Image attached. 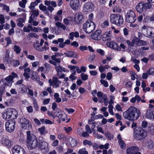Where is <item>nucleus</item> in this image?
Segmentation results:
<instances>
[{
	"instance_id": "1",
	"label": "nucleus",
	"mask_w": 154,
	"mask_h": 154,
	"mask_svg": "<svg viewBox=\"0 0 154 154\" xmlns=\"http://www.w3.org/2000/svg\"><path fill=\"white\" fill-rule=\"evenodd\" d=\"M140 115L139 110L133 106L130 107L123 113V116L125 119L132 121L137 120Z\"/></svg>"
},
{
	"instance_id": "2",
	"label": "nucleus",
	"mask_w": 154,
	"mask_h": 154,
	"mask_svg": "<svg viewBox=\"0 0 154 154\" xmlns=\"http://www.w3.org/2000/svg\"><path fill=\"white\" fill-rule=\"evenodd\" d=\"M27 135L26 144L28 148L30 149L35 148L38 145V142L35 136L33 134L31 133L29 131L26 132Z\"/></svg>"
},
{
	"instance_id": "3",
	"label": "nucleus",
	"mask_w": 154,
	"mask_h": 154,
	"mask_svg": "<svg viewBox=\"0 0 154 154\" xmlns=\"http://www.w3.org/2000/svg\"><path fill=\"white\" fill-rule=\"evenodd\" d=\"M147 132L141 127H137L134 131V137L137 140H140L144 139L146 136Z\"/></svg>"
},
{
	"instance_id": "4",
	"label": "nucleus",
	"mask_w": 154,
	"mask_h": 154,
	"mask_svg": "<svg viewBox=\"0 0 154 154\" xmlns=\"http://www.w3.org/2000/svg\"><path fill=\"white\" fill-rule=\"evenodd\" d=\"M110 21L112 24L121 26L123 24L124 20L120 14H112L110 15Z\"/></svg>"
},
{
	"instance_id": "5",
	"label": "nucleus",
	"mask_w": 154,
	"mask_h": 154,
	"mask_svg": "<svg viewBox=\"0 0 154 154\" xmlns=\"http://www.w3.org/2000/svg\"><path fill=\"white\" fill-rule=\"evenodd\" d=\"M17 112L13 109H8L6 111L3 112L2 116L3 118L5 120L9 119L11 118L13 119H16L17 117Z\"/></svg>"
},
{
	"instance_id": "6",
	"label": "nucleus",
	"mask_w": 154,
	"mask_h": 154,
	"mask_svg": "<svg viewBox=\"0 0 154 154\" xmlns=\"http://www.w3.org/2000/svg\"><path fill=\"white\" fill-rule=\"evenodd\" d=\"M94 23L91 20L86 21L83 25L84 30L86 33H90L93 31L95 28Z\"/></svg>"
},
{
	"instance_id": "7",
	"label": "nucleus",
	"mask_w": 154,
	"mask_h": 154,
	"mask_svg": "<svg viewBox=\"0 0 154 154\" xmlns=\"http://www.w3.org/2000/svg\"><path fill=\"white\" fill-rule=\"evenodd\" d=\"M152 5L150 3L141 2L137 5L136 10L138 12L141 13L144 11L150 9Z\"/></svg>"
},
{
	"instance_id": "8",
	"label": "nucleus",
	"mask_w": 154,
	"mask_h": 154,
	"mask_svg": "<svg viewBox=\"0 0 154 154\" xmlns=\"http://www.w3.org/2000/svg\"><path fill=\"white\" fill-rule=\"evenodd\" d=\"M125 18L127 22L132 23L135 22L137 17L135 12L131 9L126 12L125 15Z\"/></svg>"
},
{
	"instance_id": "9",
	"label": "nucleus",
	"mask_w": 154,
	"mask_h": 154,
	"mask_svg": "<svg viewBox=\"0 0 154 154\" xmlns=\"http://www.w3.org/2000/svg\"><path fill=\"white\" fill-rule=\"evenodd\" d=\"M44 42L43 39H41L40 42L39 43L38 41H36L33 44V46L37 50L40 51H43L46 50V46L45 45L42 47V45Z\"/></svg>"
},
{
	"instance_id": "10",
	"label": "nucleus",
	"mask_w": 154,
	"mask_h": 154,
	"mask_svg": "<svg viewBox=\"0 0 154 154\" xmlns=\"http://www.w3.org/2000/svg\"><path fill=\"white\" fill-rule=\"evenodd\" d=\"M15 122L14 120H10L6 122L5 128L6 131L9 132L13 131L15 129Z\"/></svg>"
},
{
	"instance_id": "11",
	"label": "nucleus",
	"mask_w": 154,
	"mask_h": 154,
	"mask_svg": "<svg viewBox=\"0 0 154 154\" xmlns=\"http://www.w3.org/2000/svg\"><path fill=\"white\" fill-rule=\"evenodd\" d=\"M20 122L22 128L26 129H29L31 128L32 125L29 120L22 118L20 119Z\"/></svg>"
},
{
	"instance_id": "12",
	"label": "nucleus",
	"mask_w": 154,
	"mask_h": 154,
	"mask_svg": "<svg viewBox=\"0 0 154 154\" xmlns=\"http://www.w3.org/2000/svg\"><path fill=\"white\" fill-rule=\"evenodd\" d=\"M13 154H26L24 150L18 145H16L12 149Z\"/></svg>"
},
{
	"instance_id": "13",
	"label": "nucleus",
	"mask_w": 154,
	"mask_h": 154,
	"mask_svg": "<svg viewBox=\"0 0 154 154\" xmlns=\"http://www.w3.org/2000/svg\"><path fill=\"white\" fill-rule=\"evenodd\" d=\"M54 114L56 116L61 119L63 121L65 120V118L66 115L65 113L62 111L60 109L57 108L56 112H54Z\"/></svg>"
},
{
	"instance_id": "14",
	"label": "nucleus",
	"mask_w": 154,
	"mask_h": 154,
	"mask_svg": "<svg viewBox=\"0 0 154 154\" xmlns=\"http://www.w3.org/2000/svg\"><path fill=\"white\" fill-rule=\"evenodd\" d=\"M70 5L71 8L73 10L78 9L80 6L79 0H71Z\"/></svg>"
},
{
	"instance_id": "15",
	"label": "nucleus",
	"mask_w": 154,
	"mask_h": 154,
	"mask_svg": "<svg viewBox=\"0 0 154 154\" xmlns=\"http://www.w3.org/2000/svg\"><path fill=\"white\" fill-rule=\"evenodd\" d=\"M94 8L93 4L90 2H88L84 5L83 10L85 11L91 12Z\"/></svg>"
},
{
	"instance_id": "16",
	"label": "nucleus",
	"mask_w": 154,
	"mask_h": 154,
	"mask_svg": "<svg viewBox=\"0 0 154 154\" xmlns=\"http://www.w3.org/2000/svg\"><path fill=\"white\" fill-rule=\"evenodd\" d=\"M83 20L82 14L81 12L77 13L74 16L75 24L79 23L82 21Z\"/></svg>"
},
{
	"instance_id": "17",
	"label": "nucleus",
	"mask_w": 154,
	"mask_h": 154,
	"mask_svg": "<svg viewBox=\"0 0 154 154\" xmlns=\"http://www.w3.org/2000/svg\"><path fill=\"white\" fill-rule=\"evenodd\" d=\"M143 146L149 149H151L154 147V142L150 140L144 141L143 142Z\"/></svg>"
},
{
	"instance_id": "18",
	"label": "nucleus",
	"mask_w": 154,
	"mask_h": 154,
	"mask_svg": "<svg viewBox=\"0 0 154 154\" xmlns=\"http://www.w3.org/2000/svg\"><path fill=\"white\" fill-rule=\"evenodd\" d=\"M152 28L144 26L142 28V33L146 37L149 38Z\"/></svg>"
},
{
	"instance_id": "19",
	"label": "nucleus",
	"mask_w": 154,
	"mask_h": 154,
	"mask_svg": "<svg viewBox=\"0 0 154 154\" xmlns=\"http://www.w3.org/2000/svg\"><path fill=\"white\" fill-rule=\"evenodd\" d=\"M101 32L100 30L94 31L91 35V38L95 40H100L101 39L100 34Z\"/></svg>"
},
{
	"instance_id": "20",
	"label": "nucleus",
	"mask_w": 154,
	"mask_h": 154,
	"mask_svg": "<svg viewBox=\"0 0 154 154\" xmlns=\"http://www.w3.org/2000/svg\"><path fill=\"white\" fill-rule=\"evenodd\" d=\"M107 45L109 47L117 51H120L121 48L116 42H109Z\"/></svg>"
},
{
	"instance_id": "21",
	"label": "nucleus",
	"mask_w": 154,
	"mask_h": 154,
	"mask_svg": "<svg viewBox=\"0 0 154 154\" xmlns=\"http://www.w3.org/2000/svg\"><path fill=\"white\" fill-rule=\"evenodd\" d=\"M153 110L151 109H148L146 111V117L149 119L154 120V115Z\"/></svg>"
},
{
	"instance_id": "22",
	"label": "nucleus",
	"mask_w": 154,
	"mask_h": 154,
	"mask_svg": "<svg viewBox=\"0 0 154 154\" xmlns=\"http://www.w3.org/2000/svg\"><path fill=\"white\" fill-rule=\"evenodd\" d=\"M139 148L137 146H134L129 147L126 151L127 154H134L139 150Z\"/></svg>"
},
{
	"instance_id": "23",
	"label": "nucleus",
	"mask_w": 154,
	"mask_h": 154,
	"mask_svg": "<svg viewBox=\"0 0 154 154\" xmlns=\"http://www.w3.org/2000/svg\"><path fill=\"white\" fill-rule=\"evenodd\" d=\"M64 54L67 57H74L78 58V54L73 51H68L64 53Z\"/></svg>"
},
{
	"instance_id": "24",
	"label": "nucleus",
	"mask_w": 154,
	"mask_h": 154,
	"mask_svg": "<svg viewBox=\"0 0 154 154\" xmlns=\"http://www.w3.org/2000/svg\"><path fill=\"white\" fill-rule=\"evenodd\" d=\"M55 68L58 75L61 74L63 71L65 72V69L62 67L59 63H57L56 66H55Z\"/></svg>"
},
{
	"instance_id": "25",
	"label": "nucleus",
	"mask_w": 154,
	"mask_h": 154,
	"mask_svg": "<svg viewBox=\"0 0 154 154\" xmlns=\"http://www.w3.org/2000/svg\"><path fill=\"white\" fill-rule=\"evenodd\" d=\"M135 43L138 46L146 45H147V43L146 41L138 39H136Z\"/></svg>"
},
{
	"instance_id": "26",
	"label": "nucleus",
	"mask_w": 154,
	"mask_h": 154,
	"mask_svg": "<svg viewBox=\"0 0 154 154\" xmlns=\"http://www.w3.org/2000/svg\"><path fill=\"white\" fill-rule=\"evenodd\" d=\"M39 146L42 149H46L48 148V144L45 141H41L40 142Z\"/></svg>"
},
{
	"instance_id": "27",
	"label": "nucleus",
	"mask_w": 154,
	"mask_h": 154,
	"mask_svg": "<svg viewBox=\"0 0 154 154\" xmlns=\"http://www.w3.org/2000/svg\"><path fill=\"white\" fill-rule=\"evenodd\" d=\"M71 140H69L70 143L69 146L70 147H74L77 144V141L75 139L71 138Z\"/></svg>"
},
{
	"instance_id": "28",
	"label": "nucleus",
	"mask_w": 154,
	"mask_h": 154,
	"mask_svg": "<svg viewBox=\"0 0 154 154\" xmlns=\"http://www.w3.org/2000/svg\"><path fill=\"white\" fill-rule=\"evenodd\" d=\"M73 18L71 17H69L63 20V22L66 25H69L71 22L73 21Z\"/></svg>"
},
{
	"instance_id": "29",
	"label": "nucleus",
	"mask_w": 154,
	"mask_h": 154,
	"mask_svg": "<svg viewBox=\"0 0 154 154\" xmlns=\"http://www.w3.org/2000/svg\"><path fill=\"white\" fill-rule=\"evenodd\" d=\"M53 84L55 85L56 87H58L60 84L61 83V81L58 80L56 77L54 78L53 79Z\"/></svg>"
},
{
	"instance_id": "30",
	"label": "nucleus",
	"mask_w": 154,
	"mask_h": 154,
	"mask_svg": "<svg viewBox=\"0 0 154 154\" xmlns=\"http://www.w3.org/2000/svg\"><path fill=\"white\" fill-rule=\"evenodd\" d=\"M107 33H105L102 36V39L103 41H108L111 40L112 37L108 35Z\"/></svg>"
},
{
	"instance_id": "31",
	"label": "nucleus",
	"mask_w": 154,
	"mask_h": 154,
	"mask_svg": "<svg viewBox=\"0 0 154 154\" xmlns=\"http://www.w3.org/2000/svg\"><path fill=\"white\" fill-rule=\"evenodd\" d=\"M2 143L4 146L9 145L10 142L9 140L6 138H3L2 141Z\"/></svg>"
},
{
	"instance_id": "32",
	"label": "nucleus",
	"mask_w": 154,
	"mask_h": 154,
	"mask_svg": "<svg viewBox=\"0 0 154 154\" xmlns=\"http://www.w3.org/2000/svg\"><path fill=\"white\" fill-rule=\"evenodd\" d=\"M13 49H14V51L17 54H19L21 51V49H20V47L19 46L16 45H14Z\"/></svg>"
},
{
	"instance_id": "33",
	"label": "nucleus",
	"mask_w": 154,
	"mask_h": 154,
	"mask_svg": "<svg viewBox=\"0 0 154 154\" xmlns=\"http://www.w3.org/2000/svg\"><path fill=\"white\" fill-rule=\"evenodd\" d=\"M27 37L30 39L32 38H38V36L36 33L31 32L28 34Z\"/></svg>"
},
{
	"instance_id": "34",
	"label": "nucleus",
	"mask_w": 154,
	"mask_h": 154,
	"mask_svg": "<svg viewBox=\"0 0 154 154\" xmlns=\"http://www.w3.org/2000/svg\"><path fill=\"white\" fill-rule=\"evenodd\" d=\"M55 25L57 26L62 28L63 30H65L66 29L65 26L60 22H57L56 23Z\"/></svg>"
},
{
	"instance_id": "35",
	"label": "nucleus",
	"mask_w": 154,
	"mask_h": 154,
	"mask_svg": "<svg viewBox=\"0 0 154 154\" xmlns=\"http://www.w3.org/2000/svg\"><path fill=\"white\" fill-rule=\"evenodd\" d=\"M100 101L101 103H103L104 101L107 100V96L106 94H104L101 97H99Z\"/></svg>"
},
{
	"instance_id": "36",
	"label": "nucleus",
	"mask_w": 154,
	"mask_h": 154,
	"mask_svg": "<svg viewBox=\"0 0 154 154\" xmlns=\"http://www.w3.org/2000/svg\"><path fill=\"white\" fill-rule=\"evenodd\" d=\"M13 77H12V76L10 75L5 78V80H6L9 84L10 83L11 84V83L13 82ZM11 84L10 86H11Z\"/></svg>"
},
{
	"instance_id": "37",
	"label": "nucleus",
	"mask_w": 154,
	"mask_h": 154,
	"mask_svg": "<svg viewBox=\"0 0 154 154\" xmlns=\"http://www.w3.org/2000/svg\"><path fill=\"white\" fill-rule=\"evenodd\" d=\"M38 130L42 134H45L47 133V131L45 130V128L44 126H43L41 128H39Z\"/></svg>"
},
{
	"instance_id": "38",
	"label": "nucleus",
	"mask_w": 154,
	"mask_h": 154,
	"mask_svg": "<svg viewBox=\"0 0 154 154\" xmlns=\"http://www.w3.org/2000/svg\"><path fill=\"white\" fill-rule=\"evenodd\" d=\"M26 0H22L19 2V5L20 6L23 8H24L25 7V5L26 3Z\"/></svg>"
},
{
	"instance_id": "39",
	"label": "nucleus",
	"mask_w": 154,
	"mask_h": 154,
	"mask_svg": "<svg viewBox=\"0 0 154 154\" xmlns=\"http://www.w3.org/2000/svg\"><path fill=\"white\" fill-rule=\"evenodd\" d=\"M55 99L56 100V101L57 103H59L61 101V99L59 97V94L57 93H55L54 95Z\"/></svg>"
},
{
	"instance_id": "40",
	"label": "nucleus",
	"mask_w": 154,
	"mask_h": 154,
	"mask_svg": "<svg viewBox=\"0 0 154 154\" xmlns=\"http://www.w3.org/2000/svg\"><path fill=\"white\" fill-rule=\"evenodd\" d=\"M51 59L52 60L55 61L54 62H55L56 63H59L61 61L60 59L57 58L55 56H52Z\"/></svg>"
},
{
	"instance_id": "41",
	"label": "nucleus",
	"mask_w": 154,
	"mask_h": 154,
	"mask_svg": "<svg viewBox=\"0 0 154 154\" xmlns=\"http://www.w3.org/2000/svg\"><path fill=\"white\" fill-rule=\"evenodd\" d=\"M5 86L4 85H2L0 88V96L2 97L3 93L5 92Z\"/></svg>"
},
{
	"instance_id": "42",
	"label": "nucleus",
	"mask_w": 154,
	"mask_h": 154,
	"mask_svg": "<svg viewBox=\"0 0 154 154\" xmlns=\"http://www.w3.org/2000/svg\"><path fill=\"white\" fill-rule=\"evenodd\" d=\"M12 63H13V66L14 67L17 66L20 64L19 61L17 60H12Z\"/></svg>"
},
{
	"instance_id": "43",
	"label": "nucleus",
	"mask_w": 154,
	"mask_h": 154,
	"mask_svg": "<svg viewBox=\"0 0 154 154\" xmlns=\"http://www.w3.org/2000/svg\"><path fill=\"white\" fill-rule=\"evenodd\" d=\"M113 11L114 12L116 11L117 12L120 13L122 11V10L118 5H116L114 7Z\"/></svg>"
},
{
	"instance_id": "44",
	"label": "nucleus",
	"mask_w": 154,
	"mask_h": 154,
	"mask_svg": "<svg viewBox=\"0 0 154 154\" xmlns=\"http://www.w3.org/2000/svg\"><path fill=\"white\" fill-rule=\"evenodd\" d=\"M81 76L82 79L84 81H85L88 79V75L84 73H82L81 74Z\"/></svg>"
},
{
	"instance_id": "45",
	"label": "nucleus",
	"mask_w": 154,
	"mask_h": 154,
	"mask_svg": "<svg viewBox=\"0 0 154 154\" xmlns=\"http://www.w3.org/2000/svg\"><path fill=\"white\" fill-rule=\"evenodd\" d=\"M83 143L84 145H88L89 146H91L92 145V143L91 141L87 140H84Z\"/></svg>"
},
{
	"instance_id": "46",
	"label": "nucleus",
	"mask_w": 154,
	"mask_h": 154,
	"mask_svg": "<svg viewBox=\"0 0 154 154\" xmlns=\"http://www.w3.org/2000/svg\"><path fill=\"white\" fill-rule=\"evenodd\" d=\"M79 153L80 154H88V152L85 150V148H83L79 150Z\"/></svg>"
},
{
	"instance_id": "47",
	"label": "nucleus",
	"mask_w": 154,
	"mask_h": 154,
	"mask_svg": "<svg viewBox=\"0 0 154 154\" xmlns=\"http://www.w3.org/2000/svg\"><path fill=\"white\" fill-rule=\"evenodd\" d=\"M76 72L74 71L70 75L69 77L70 79L72 80H75L76 79V77L75 76V75Z\"/></svg>"
},
{
	"instance_id": "48",
	"label": "nucleus",
	"mask_w": 154,
	"mask_h": 154,
	"mask_svg": "<svg viewBox=\"0 0 154 154\" xmlns=\"http://www.w3.org/2000/svg\"><path fill=\"white\" fill-rule=\"evenodd\" d=\"M85 130L86 132L89 133V134H91L92 132L90 126L88 125H86L85 126Z\"/></svg>"
},
{
	"instance_id": "49",
	"label": "nucleus",
	"mask_w": 154,
	"mask_h": 154,
	"mask_svg": "<svg viewBox=\"0 0 154 154\" xmlns=\"http://www.w3.org/2000/svg\"><path fill=\"white\" fill-rule=\"evenodd\" d=\"M105 135L109 140H110L113 137V135H111L110 133L108 132L105 133Z\"/></svg>"
},
{
	"instance_id": "50",
	"label": "nucleus",
	"mask_w": 154,
	"mask_h": 154,
	"mask_svg": "<svg viewBox=\"0 0 154 154\" xmlns=\"http://www.w3.org/2000/svg\"><path fill=\"white\" fill-rule=\"evenodd\" d=\"M100 82L101 83L103 84L105 87H106L108 86L107 81L103 79H101L100 80Z\"/></svg>"
},
{
	"instance_id": "51",
	"label": "nucleus",
	"mask_w": 154,
	"mask_h": 154,
	"mask_svg": "<svg viewBox=\"0 0 154 154\" xmlns=\"http://www.w3.org/2000/svg\"><path fill=\"white\" fill-rule=\"evenodd\" d=\"M5 22V18L3 15H0V23L3 24Z\"/></svg>"
},
{
	"instance_id": "52",
	"label": "nucleus",
	"mask_w": 154,
	"mask_h": 154,
	"mask_svg": "<svg viewBox=\"0 0 154 154\" xmlns=\"http://www.w3.org/2000/svg\"><path fill=\"white\" fill-rule=\"evenodd\" d=\"M31 79L35 81H37L39 80V77L37 75H34L33 74L31 76Z\"/></svg>"
},
{
	"instance_id": "53",
	"label": "nucleus",
	"mask_w": 154,
	"mask_h": 154,
	"mask_svg": "<svg viewBox=\"0 0 154 154\" xmlns=\"http://www.w3.org/2000/svg\"><path fill=\"white\" fill-rule=\"evenodd\" d=\"M149 38H154V29L153 28H151V30L150 32V34Z\"/></svg>"
},
{
	"instance_id": "54",
	"label": "nucleus",
	"mask_w": 154,
	"mask_h": 154,
	"mask_svg": "<svg viewBox=\"0 0 154 154\" xmlns=\"http://www.w3.org/2000/svg\"><path fill=\"white\" fill-rule=\"evenodd\" d=\"M39 8L40 10L44 11H46L47 10V7L46 6H44L42 4L40 5Z\"/></svg>"
},
{
	"instance_id": "55",
	"label": "nucleus",
	"mask_w": 154,
	"mask_h": 154,
	"mask_svg": "<svg viewBox=\"0 0 154 154\" xmlns=\"http://www.w3.org/2000/svg\"><path fill=\"white\" fill-rule=\"evenodd\" d=\"M38 4L37 3H36V2H32L30 6H29V8L30 9H32L34 8Z\"/></svg>"
},
{
	"instance_id": "56",
	"label": "nucleus",
	"mask_w": 154,
	"mask_h": 154,
	"mask_svg": "<svg viewBox=\"0 0 154 154\" xmlns=\"http://www.w3.org/2000/svg\"><path fill=\"white\" fill-rule=\"evenodd\" d=\"M5 39L7 42L6 46L12 43L10 37H7L5 38Z\"/></svg>"
},
{
	"instance_id": "57",
	"label": "nucleus",
	"mask_w": 154,
	"mask_h": 154,
	"mask_svg": "<svg viewBox=\"0 0 154 154\" xmlns=\"http://www.w3.org/2000/svg\"><path fill=\"white\" fill-rule=\"evenodd\" d=\"M154 72V69L150 68L147 72V73L149 75H152Z\"/></svg>"
},
{
	"instance_id": "58",
	"label": "nucleus",
	"mask_w": 154,
	"mask_h": 154,
	"mask_svg": "<svg viewBox=\"0 0 154 154\" xmlns=\"http://www.w3.org/2000/svg\"><path fill=\"white\" fill-rule=\"evenodd\" d=\"M130 73L131 75V79L132 80H134L136 78L135 75H137L136 73L133 71H130Z\"/></svg>"
},
{
	"instance_id": "59",
	"label": "nucleus",
	"mask_w": 154,
	"mask_h": 154,
	"mask_svg": "<svg viewBox=\"0 0 154 154\" xmlns=\"http://www.w3.org/2000/svg\"><path fill=\"white\" fill-rule=\"evenodd\" d=\"M64 129L67 133H68L71 131L72 129L71 127H64Z\"/></svg>"
},
{
	"instance_id": "60",
	"label": "nucleus",
	"mask_w": 154,
	"mask_h": 154,
	"mask_svg": "<svg viewBox=\"0 0 154 154\" xmlns=\"http://www.w3.org/2000/svg\"><path fill=\"white\" fill-rule=\"evenodd\" d=\"M39 14V13L38 11H37L36 10H33L32 11V15H33V17H37Z\"/></svg>"
},
{
	"instance_id": "61",
	"label": "nucleus",
	"mask_w": 154,
	"mask_h": 154,
	"mask_svg": "<svg viewBox=\"0 0 154 154\" xmlns=\"http://www.w3.org/2000/svg\"><path fill=\"white\" fill-rule=\"evenodd\" d=\"M119 145L120 147L122 149H123L125 147V145L123 140H120L119 142Z\"/></svg>"
},
{
	"instance_id": "62",
	"label": "nucleus",
	"mask_w": 154,
	"mask_h": 154,
	"mask_svg": "<svg viewBox=\"0 0 154 154\" xmlns=\"http://www.w3.org/2000/svg\"><path fill=\"white\" fill-rule=\"evenodd\" d=\"M109 89L110 91L112 92H113L116 90V88L114 87L112 85H110Z\"/></svg>"
},
{
	"instance_id": "63",
	"label": "nucleus",
	"mask_w": 154,
	"mask_h": 154,
	"mask_svg": "<svg viewBox=\"0 0 154 154\" xmlns=\"http://www.w3.org/2000/svg\"><path fill=\"white\" fill-rule=\"evenodd\" d=\"M147 122L146 121H143L142 123V127L143 128H145L147 127Z\"/></svg>"
},
{
	"instance_id": "64",
	"label": "nucleus",
	"mask_w": 154,
	"mask_h": 154,
	"mask_svg": "<svg viewBox=\"0 0 154 154\" xmlns=\"http://www.w3.org/2000/svg\"><path fill=\"white\" fill-rule=\"evenodd\" d=\"M147 18L151 21H154V14H153L151 16H148Z\"/></svg>"
}]
</instances>
